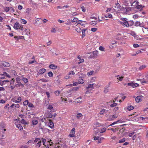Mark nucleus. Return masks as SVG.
<instances>
[{"label":"nucleus","instance_id":"1","mask_svg":"<svg viewBox=\"0 0 148 148\" xmlns=\"http://www.w3.org/2000/svg\"><path fill=\"white\" fill-rule=\"evenodd\" d=\"M46 142V140L43 138H36L34 140L35 147L37 148H39L42 145V142L43 145H45Z\"/></svg>","mask_w":148,"mask_h":148},{"label":"nucleus","instance_id":"2","mask_svg":"<svg viewBox=\"0 0 148 148\" xmlns=\"http://www.w3.org/2000/svg\"><path fill=\"white\" fill-rule=\"evenodd\" d=\"M14 28L16 30L19 29L21 31L23 30V25L20 24L18 22H16L13 26Z\"/></svg>","mask_w":148,"mask_h":148},{"label":"nucleus","instance_id":"3","mask_svg":"<svg viewBox=\"0 0 148 148\" xmlns=\"http://www.w3.org/2000/svg\"><path fill=\"white\" fill-rule=\"evenodd\" d=\"M22 100V98L20 96H15L11 99V101L16 103H19Z\"/></svg>","mask_w":148,"mask_h":148},{"label":"nucleus","instance_id":"4","mask_svg":"<svg viewBox=\"0 0 148 148\" xmlns=\"http://www.w3.org/2000/svg\"><path fill=\"white\" fill-rule=\"evenodd\" d=\"M118 117V115L115 114L113 115H109L107 120L108 121H111L114 120V119H116Z\"/></svg>","mask_w":148,"mask_h":148},{"label":"nucleus","instance_id":"5","mask_svg":"<svg viewBox=\"0 0 148 148\" xmlns=\"http://www.w3.org/2000/svg\"><path fill=\"white\" fill-rule=\"evenodd\" d=\"M75 128H73L72 129V130L70 132L69 134V136L70 137H75Z\"/></svg>","mask_w":148,"mask_h":148},{"label":"nucleus","instance_id":"6","mask_svg":"<svg viewBox=\"0 0 148 148\" xmlns=\"http://www.w3.org/2000/svg\"><path fill=\"white\" fill-rule=\"evenodd\" d=\"M129 86L132 87L133 88L139 86V84L137 83H134L133 82L129 83L127 84Z\"/></svg>","mask_w":148,"mask_h":148},{"label":"nucleus","instance_id":"7","mask_svg":"<svg viewBox=\"0 0 148 148\" xmlns=\"http://www.w3.org/2000/svg\"><path fill=\"white\" fill-rule=\"evenodd\" d=\"M35 21V24L37 25H39L42 23V20L41 18H37Z\"/></svg>","mask_w":148,"mask_h":148},{"label":"nucleus","instance_id":"8","mask_svg":"<svg viewBox=\"0 0 148 148\" xmlns=\"http://www.w3.org/2000/svg\"><path fill=\"white\" fill-rule=\"evenodd\" d=\"M82 97H79L78 98L75 99V101H74V102L77 103H82Z\"/></svg>","mask_w":148,"mask_h":148},{"label":"nucleus","instance_id":"9","mask_svg":"<svg viewBox=\"0 0 148 148\" xmlns=\"http://www.w3.org/2000/svg\"><path fill=\"white\" fill-rule=\"evenodd\" d=\"M79 24L81 25L82 26H83L84 27V25L87 24V23L86 21H82V20H79L78 21V23L77 24Z\"/></svg>","mask_w":148,"mask_h":148},{"label":"nucleus","instance_id":"10","mask_svg":"<svg viewBox=\"0 0 148 148\" xmlns=\"http://www.w3.org/2000/svg\"><path fill=\"white\" fill-rule=\"evenodd\" d=\"M110 82L108 84V85L106 86L104 88V92L105 93H107L108 92L109 87L110 84Z\"/></svg>","mask_w":148,"mask_h":148},{"label":"nucleus","instance_id":"11","mask_svg":"<svg viewBox=\"0 0 148 148\" xmlns=\"http://www.w3.org/2000/svg\"><path fill=\"white\" fill-rule=\"evenodd\" d=\"M142 96H138L135 99L137 103H139L142 101Z\"/></svg>","mask_w":148,"mask_h":148},{"label":"nucleus","instance_id":"12","mask_svg":"<svg viewBox=\"0 0 148 148\" xmlns=\"http://www.w3.org/2000/svg\"><path fill=\"white\" fill-rule=\"evenodd\" d=\"M144 7V6H142L141 5H139V4H138L136 6V8L139 10L140 11H141L143 10V8Z\"/></svg>","mask_w":148,"mask_h":148},{"label":"nucleus","instance_id":"13","mask_svg":"<svg viewBox=\"0 0 148 148\" xmlns=\"http://www.w3.org/2000/svg\"><path fill=\"white\" fill-rule=\"evenodd\" d=\"M1 64L3 66L5 67H9L10 66L9 63L5 61L2 62Z\"/></svg>","mask_w":148,"mask_h":148},{"label":"nucleus","instance_id":"14","mask_svg":"<svg viewBox=\"0 0 148 148\" xmlns=\"http://www.w3.org/2000/svg\"><path fill=\"white\" fill-rule=\"evenodd\" d=\"M98 52L97 51H93L92 56V57L93 58H96L98 56Z\"/></svg>","mask_w":148,"mask_h":148},{"label":"nucleus","instance_id":"15","mask_svg":"<svg viewBox=\"0 0 148 148\" xmlns=\"http://www.w3.org/2000/svg\"><path fill=\"white\" fill-rule=\"evenodd\" d=\"M49 126L51 128H53L54 127V123L51 120H49Z\"/></svg>","mask_w":148,"mask_h":148},{"label":"nucleus","instance_id":"16","mask_svg":"<svg viewBox=\"0 0 148 148\" xmlns=\"http://www.w3.org/2000/svg\"><path fill=\"white\" fill-rule=\"evenodd\" d=\"M9 82V81L8 80H4L3 81H1L0 82V85L1 86H3L6 83Z\"/></svg>","mask_w":148,"mask_h":148},{"label":"nucleus","instance_id":"17","mask_svg":"<svg viewBox=\"0 0 148 148\" xmlns=\"http://www.w3.org/2000/svg\"><path fill=\"white\" fill-rule=\"evenodd\" d=\"M46 70L44 68L42 69L39 70L38 73L39 74H42L44 73L46 71Z\"/></svg>","mask_w":148,"mask_h":148},{"label":"nucleus","instance_id":"18","mask_svg":"<svg viewBox=\"0 0 148 148\" xmlns=\"http://www.w3.org/2000/svg\"><path fill=\"white\" fill-rule=\"evenodd\" d=\"M137 80L138 81H140L141 82V83H142V84H143V83L147 84L148 83V81H145L144 80V79H137Z\"/></svg>","mask_w":148,"mask_h":148},{"label":"nucleus","instance_id":"19","mask_svg":"<svg viewBox=\"0 0 148 148\" xmlns=\"http://www.w3.org/2000/svg\"><path fill=\"white\" fill-rule=\"evenodd\" d=\"M122 121L121 120H118L117 121H115V122H114L113 123H112L110 125H109V126H112L113 125H114V124H116L118 123H122Z\"/></svg>","mask_w":148,"mask_h":148},{"label":"nucleus","instance_id":"20","mask_svg":"<svg viewBox=\"0 0 148 148\" xmlns=\"http://www.w3.org/2000/svg\"><path fill=\"white\" fill-rule=\"evenodd\" d=\"M49 67L50 69H55L57 67V66L53 64H51L49 66Z\"/></svg>","mask_w":148,"mask_h":148},{"label":"nucleus","instance_id":"21","mask_svg":"<svg viewBox=\"0 0 148 148\" xmlns=\"http://www.w3.org/2000/svg\"><path fill=\"white\" fill-rule=\"evenodd\" d=\"M16 125V127L21 130H23V127L20 124H17Z\"/></svg>","mask_w":148,"mask_h":148},{"label":"nucleus","instance_id":"22","mask_svg":"<svg viewBox=\"0 0 148 148\" xmlns=\"http://www.w3.org/2000/svg\"><path fill=\"white\" fill-rule=\"evenodd\" d=\"M141 23L139 21H136L134 23V26L136 27L141 26Z\"/></svg>","mask_w":148,"mask_h":148},{"label":"nucleus","instance_id":"23","mask_svg":"<svg viewBox=\"0 0 148 148\" xmlns=\"http://www.w3.org/2000/svg\"><path fill=\"white\" fill-rule=\"evenodd\" d=\"M38 123V121L35 119H33L32 123L33 125H36Z\"/></svg>","mask_w":148,"mask_h":148},{"label":"nucleus","instance_id":"24","mask_svg":"<svg viewBox=\"0 0 148 148\" xmlns=\"http://www.w3.org/2000/svg\"><path fill=\"white\" fill-rule=\"evenodd\" d=\"M129 25L128 22L127 21L125 22H123V26L126 27H129Z\"/></svg>","mask_w":148,"mask_h":148},{"label":"nucleus","instance_id":"25","mask_svg":"<svg viewBox=\"0 0 148 148\" xmlns=\"http://www.w3.org/2000/svg\"><path fill=\"white\" fill-rule=\"evenodd\" d=\"M143 32L144 33L145 32L147 33L148 32V27H143V28L142 29Z\"/></svg>","mask_w":148,"mask_h":148},{"label":"nucleus","instance_id":"26","mask_svg":"<svg viewBox=\"0 0 148 148\" xmlns=\"http://www.w3.org/2000/svg\"><path fill=\"white\" fill-rule=\"evenodd\" d=\"M87 30V29H83L82 31V38H84L86 36L85 32Z\"/></svg>","mask_w":148,"mask_h":148},{"label":"nucleus","instance_id":"27","mask_svg":"<svg viewBox=\"0 0 148 148\" xmlns=\"http://www.w3.org/2000/svg\"><path fill=\"white\" fill-rule=\"evenodd\" d=\"M129 24V27H131L134 24V22L132 21H128Z\"/></svg>","mask_w":148,"mask_h":148},{"label":"nucleus","instance_id":"28","mask_svg":"<svg viewBox=\"0 0 148 148\" xmlns=\"http://www.w3.org/2000/svg\"><path fill=\"white\" fill-rule=\"evenodd\" d=\"M84 82V80L81 78H80L78 80V83L79 84H82Z\"/></svg>","mask_w":148,"mask_h":148},{"label":"nucleus","instance_id":"29","mask_svg":"<svg viewBox=\"0 0 148 148\" xmlns=\"http://www.w3.org/2000/svg\"><path fill=\"white\" fill-rule=\"evenodd\" d=\"M94 84H89L88 85V86L86 87V88L87 89L90 88H94Z\"/></svg>","mask_w":148,"mask_h":148},{"label":"nucleus","instance_id":"30","mask_svg":"<svg viewBox=\"0 0 148 148\" xmlns=\"http://www.w3.org/2000/svg\"><path fill=\"white\" fill-rule=\"evenodd\" d=\"M126 141V138H123L122 139L119 140V143H123L125 142Z\"/></svg>","mask_w":148,"mask_h":148},{"label":"nucleus","instance_id":"31","mask_svg":"<svg viewBox=\"0 0 148 148\" xmlns=\"http://www.w3.org/2000/svg\"><path fill=\"white\" fill-rule=\"evenodd\" d=\"M139 3V2L137 1H134L131 5V6H136Z\"/></svg>","mask_w":148,"mask_h":148},{"label":"nucleus","instance_id":"32","mask_svg":"<svg viewBox=\"0 0 148 148\" xmlns=\"http://www.w3.org/2000/svg\"><path fill=\"white\" fill-rule=\"evenodd\" d=\"M130 34L135 38L136 36V33L134 31H131L130 33Z\"/></svg>","mask_w":148,"mask_h":148},{"label":"nucleus","instance_id":"33","mask_svg":"<svg viewBox=\"0 0 148 148\" xmlns=\"http://www.w3.org/2000/svg\"><path fill=\"white\" fill-rule=\"evenodd\" d=\"M97 23V22L96 21H92L90 22V24L92 25H95Z\"/></svg>","mask_w":148,"mask_h":148},{"label":"nucleus","instance_id":"34","mask_svg":"<svg viewBox=\"0 0 148 148\" xmlns=\"http://www.w3.org/2000/svg\"><path fill=\"white\" fill-rule=\"evenodd\" d=\"M22 80L25 83H27L28 82V80L25 77H23Z\"/></svg>","mask_w":148,"mask_h":148},{"label":"nucleus","instance_id":"35","mask_svg":"<svg viewBox=\"0 0 148 148\" xmlns=\"http://www.w3.org/2000/svg\"><path fill=\"white\" fill-rule=\"evenodd\" d=\"M82 116V115L81 113H78L77 115V118L78 119H79L80 117Z\"/></svg>","mask_w":148,"mask_h":148},{"label":"nucleus","instance_id":"36","mask_svg":"<svg viewBox=\"0 0 148 148\" xmlns=\"http://www.w3.org/2000/svg\"><path fill=\"white\" fill-rule=\"evenodd\" d=\"M105 110H106L104 109H101L99 112V114H100V115L103 114L105 113Z\"/></svg>","mask_w":148,"mask_h":148},{"label":"nucleus","instance_id":"37","mask_svg":"<svg viewBox=\"0 0 148 148\" xmlns=\"http://www.w3.org/2000/svg\"><path fill=\"white\" fill-rule=\"evenodd\" d=\"M134 108V107L132 106H129L127 107V110L129 111L132 110Z\"/></svg>","mask_w":148,"mask_h":148},{"label":"nucleus","instance_id":"38","mask_svg":"<svg viewBox=\"0 0 148 148\" xmlns=\"http://www.w3.org/2000/svg\"><path fill=\"white\" fill-rule=\"evenodd\" d=\"M105 16L106 18H112V15L111 14H109L108 15L107 14H106L105 15Z\"/></svg>","mask_w":148,"mask_h":148},{"label":"nucleus","instance_id":"39","mask_svg":"<svg viewBox=\"0 0 148 148\" xmlns=\"http://www.w3.org/2000/svg\"><path fill=\"white\" fill-rule=\"evenodd\" d=\"M29 103V101L28 100L25 101L23 102V105L24 106L27 105Z\"/></svg>","mask_w":148,"mask_h":148},{"label":"nucleus","instance_id":"40","mask_svg":"<svg viewBox=\"0 0 148 148\" xmlns=\"http://www.w3.org/2000/svg\"><path fill=\"white\" fill-rule=\"evenodd\" d=\"M75 30L78 33H80L81 32V29L80 28H76L75 29Z\"/></svg>","mask_w":148,"mask_h":148},{"label":"nucleus","instance_id":"41","mask_svg":"<svg viewBox=\"0 0 148 148\" xmlns=\"http://www.w3.org/2000/svg\"><path fill=\"white\" fill-rule=\"evenodd\" d=\"M48 75L50 77H52L53 76V74L51 71H50L48 73Z\"/></svg>","mask_w":148,"mask_h":148},{"label":"nucleus","instance_id":"42","mask_svg":"<svg viewBox=\"0 0 148 148\" xmlns=\"http://www.w3.org/2000/svg\"><path fill=\"white\" fill-rule=\"evenodd\" d=\"M146 66L145 65H143L139 67V69L140 70H141L145 68L146 67Z\"/></svg>","mask_w":148,"mask_h":148},{"label":"nucleus","instance_id":"43","mask_svg":"<svg viewBox=\"0 0 148 148\" xmlns=\"http://www.w3.org/2000/svg\"><path fill=\"white\" fill-rule=\"evenodd\" d=\"M5 77V76L4 74L3 73V74H0V79H3Z\"/></svg>","mask_w":148,"mask_h":148},{"label":"nucleus","instance_id":"44","mask_svg":"<svg viewBox=\"0 0 148 148\" xmlns=\"http://www.w3.org/2000/svg\"><path fill=\"white\" fill-rule=\"evenodd\" d=\"M115 5H116L117 7V8L119 9V8H120V7H121V5L119 4V3H118V2H117V3H115Z\"/></svg>","mask_w":148,"mask_h":148},{"label":"nucleus","instance_id":"45","mask_svg":"<svg viewBox=\"0 0 148 148\" xmlns=\"http://www.w3.org/2000/svg\"><path fill=\"white\" fill-rule=\"evenodd\" d=\"M120 20L123 21L124 22L127 21V19L125 18H120Z\"/></svg>","mask_w":148,"mask_h":148},{"label":"nucleus","instance_id":"46","mask_svg":"<svg viewBox=\"0 0 148 148\" xmlns=\"http://www.w3.org/2000/svg\"><path fill=\"white\" fill-rule=\"evenodd\" d=\"M123 78H124L123 77H117V80L118 82L121 81H122L123 80Z\"/></svg>","mask_w":148,"mask_h":148},{"label":"nucleus","instance_id":"47","mask_svg":"<svg viewBox=\"0 0 148 148\" xmlns=\"http://www.w3.org/2000/svg\"><path fill=\"white\" fill-rule=\"evenodd\" d=\"M21 23L23 24H26L27 23V21L25 19H21Z\"/></svg>","mask_w":148,"mask_h":148},{"label":"nucleus","instance_id":"48","mask_svg":"<svg viewBox=\"0 0 148 148\" xmlns=\"http://www.w3.org/2000/svg\"><path fill=\"white\" fill-rule=\"evenodd\" d=\"M78 18H74L72 20V22H76L78 23Z\"/></svg>","mask_w":148,"mask_h":148},{"label":"nucleus","instance_id":"49","mask_svg":"<svg viewBox=\"0 0 148 148\" xmlns=\"http://www.w3.org/2000/svg\"><path fill=\"white\" fill-rule=\"evenodd\" d=\"M3 73L4 74L5 77L6 76L7 77H10L11 76L10 75H9L7 73H6L5 72H3Z\"/></svg>","mask_w":148,"mask_h":148},{"label":"nucleus","instance_id":"50","mask_svg":"<svg viewBox=\"0 0 148 148\" xmlns=\"http://www.w3.org/2000/svg\"><path fill=\"white\" fill-rule=\"evenodd\" d=\"M60 91L56 90L54 92V93L56 96H58L60 94Z\"/></svg>","mask_w":148,"mask_h":148},{"label":"nucleus","instance_id":"51","mask_svg":"<svg viewBox=\"0 0 148 148\" xmlns=\"http://www.w3.org/2000/svg\"><path fill=\"white\" fill-rule=\"evenodd\" d=\"M79 62H78V64H80L81 63H82V62H83L84 61V60L83 59V58H80L79 60Z\"/></svg>","mask_w":148,"mask_h":148},{"label":"nucleus","instance_id":"52","mask_svg":"<svg viewBox=\"0 0 148 148\" xmlns=\"http://www.w3.org/2000/svg\"><path fill=\"white\" fill-rule=\"evenodd\" d=\"M113 103L110 105V106L111 107H113L114 106H116L117 104V103H115L114 102Z\"/></svg>","mask_w":148,"mask_h":148},{"label":"nucleus","instance_id":"53","mask_svg":"<svg viewBox=\"0 0 148 148\" xmlns=\"http://www.w3.org/2000/svg\"><path fill=\"white\" fill-rule=\"evenodd\" d=\"M94 71H91L87 73V75L88 76L92 75Z\"/></svg>","mask_w":148,"mask_h":148},{"label":"nucleus","instance_id":"54","mask_svg":"<svg viewBox=\"0 0 148 148\" xmlns=\"http://www.w3.org/2000/svg\"><path fill=\"white\" fill-rule=\"evenodd\" d=\"M28 106L30 108H32L34 107L33 104L31 103H29L28 104Z\"/></svg>","mask_w":148,"mask_h":148},{"label":"nucleus","instance_id":"55","mask_svg":"<svg viewBox=\"0 0 148 148\" xmlns=\"http://www.w3.org/2000/svg\"><path fill=\"white\" fill-rule=\"evenodd\" d=\"M104 49H105L102 46H101L99 47V49L100 50L102 51H105Z\"/></svg>","mask_w":148,"mask_h":148},{"label":"nucleus","instance_id":"56","mask_svg":"<svg viewBox=\"0 0 148 148\" xmlns=\"http://www.w3.org/2000/svg\"><path fill=\"white\" fill-rule=\"evenodd\" d=\"M106 128H105V127L103 128H102V129H101V130L100 132L101 133H103L106 131Z\"/></svg>","mask_w":148,"mask_h":148},{"label":"nucleus","instance_id":"57","mask_svg":"<svg viewBox=\"0 0 148 148\" xmlns=\"http://www.w3.org/2000/svg\"><path fill=\"white\" fill-rule=\"evenodd\" d=\"M4 9L6 12H8L10 10V8L8 7H6L4 8Z\"/></svg>","mask_w":148,"mask_h":148},{"label":"nucleus","instance_id":"58","mask_svg":"<svg viewBox=\"0 0 148 148\" xmlns=\"http://www.w3.org/2000/svg\"><path fill=\"white\" fill-rule=\"evenodd\" d=\"M53 108V107L52 106V105H49L47 107V109L49 110H52Z\"/></svg>","mask_w":148,"mask_h":148},{"label":"nucleus","instance_id":"59","mask_svg":"<svg viewBox=\"0 0 148 148\" xmlns=\"http://www.w3.org/2000/svg\"><path fill=\"white\" fill-rule=\"evenodd\" d=\"M97 28H92L91 29V30L93 32H95L97 30Z\"/></svg>","mask_w":148,"mask_h":148},{"label":"nucleus","instance_id":"60","mask_svg":"<svg viewBox=\"0 0 148 148\" xmlns=\"http://www.w3.org/2000/svg\"><path fill=\"white\" fill-rule=\"evenodd\" d=\"M125 131V129L124 127H123L120 130V132L123 133V132H124Z\"/></svg>","mask_w":148,"mask_h":148},{"label":"nucleus","instance_id":"61","mask_svg":"<svg viewBox=\"0 0 148 148\" xmlns=\"http://www.w3.org/2000/svg\"><path fill=\"white\" fill-rule=\"evenodd\" d=\"M45 93L47 96V97L48 98H49L50 97V93L48 92H45Z\"/></svg>","mask_w":148,"mask_h":148},{"label":"nucleus","instance_id":"62","mask_svg":"<svg viewBox=\"0 0 148 148\" xmlns=\"http://www.w3.org/2000/svg\"><path fill=\"white\" fill-rule=\"evenodd\" d=\"M9 8H10V11L11 12H13L15 11L14 9V8H13L11 7Z\"/></svg>","mask_w":148,"mask_h":148},{"label":"nucleus","instance_id":"63","mask_svg":"<svg viewBox=\"0 0 148 148\" xmlns=\"http://www.w3.org/2000/svg\"><path fill=\"white\" fill-rule=\"evenodd\" d=\"M133 17L134 18L137 19L138 18L139 16L137 14H135L133 16Z\"/></svg>","mask_w":148,"mask_h":148},{"label":"nucleus","instance_id":"64","mask_svg":"<svg viewBox=\"0 0 148 148\" xmlns=\"http://www.w3.org/2000/svg\"><path fill=\"white\" fill-rule=\"evenodd\" d=\"M18 9L20 10L23 8V6L21 5H19L18 7Z\"/></svg>","mask_w":148,"mask_h":148}]
</instances>
